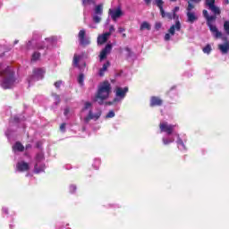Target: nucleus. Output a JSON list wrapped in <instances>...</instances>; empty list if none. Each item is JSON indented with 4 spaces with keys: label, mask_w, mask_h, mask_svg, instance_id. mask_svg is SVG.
<instances>
[{
    "label": "nucleus",
    "mask_w": 229,
    "mask_h": 229,
    "mask_svg": "<svg viewBox=\"0 0 229 229\" xmlns=\"http://www.w3.org/2000/svg\"><path fill=\"white\" fill-rule=\"evenodd\" d=\"M176 125L169 124L167 122H161L159 124V130L161 133H166L165 137H163V144L167 146L169 144H173L174 142V137L178 133L174 131Z\"/></svg>",
    "instance_id": "f257e3e1"
},
{
    "label": "nucleus",
    "mask_w": 229,
    "mask_h": 229,
    "mask_svg": "<svg viewBox=\"0 0 229 229\" xmlns=\"http://www.w3.org/2000/svg\"><path fill=\"white\" fill-rule=\"evenodd\" d=\"M112 93V85L107 81L100 83L98 86V93L95 96L94 101L98 103V105H103L106 99H108L110 94Z\"/></svg>",
    "instance_id": "f03ea898"
},
{
    "label": "nucleus",
    "mask_w": 229,
    "mask_h": 229,
    "mask_svg": "<svg viewBox=\"0 0 229 229\" xmlns=\"http://www.w3.org/2000/svg\"><path fill=\"white\" fill-rule=\"evenodd\" d=\"M81 114H83L84 116V123L86 124H89L90 121H98L99 117H101V111L98 110L96 113L92 112V103L86 102L84 103V107L81 110Z\"/></svg>",
    "instance_id": "7ed1b4c3"
},
{
    "label": "nucleus",
    "mask_w": 229,
    "mask_h": 229,
    "mask_svg": "<svg viewBox=\"0 0 229 229\" xmlns=\"http://www.w3.org/2000/svg\"><path fill=\"white\" fill-rule=\"evenodd\" d=\"M203 17L207 21L208 27L209 28V30L211 31L213 37L215 38H221L223 37V33L217 30V27L214 24H216V19H217V16L216 15H208V10H203L202 12Z\"/></svg>",
    "instance_id": "20e7f679"
},
{
    "label": "nucleus",
    "mask_w": 229,
    "mask_h": 229,
    "mask_svg": "<svg viewBox=\"0 0 229 229\" xmlns=\"http://www.w3.org/2000/svg\"><path fill=\"white\" fill-rule=\"evenodd\" d=\"M194 10V4L192 3L188 2V6L186 8V17H187V22L190 24H194L196 21H198L199 16L196 13V12L192 11Z\"/></svg>",
    "instance_id": "39448f33"
},
{
    "label": "nucleus",
    "mask_w": 229,
    "mask_h": 229,
    "mask_svg": "<svg viewBox=\"0 0 229 229\" xmlns=\"http://www.w3.org/2000/svg\"><path fill=\"white\" fill-rule=\"evenodd\" d=\"M44 161V153L39 152L36 156V164L34 165V173L38 174L39 173H43L44 169H46V165L42 162Z\"/></svg>",
    "instance_id": "423d86ee"
},
{
    "label": "nucleus",
    "mask_w": 229,
    "mask_h": 229,
    "mask_svg": "<svg viewBox=\"0 0 229 229\" xmlns=\"http://www.w3.org/2000/svg\"><path fill=\"white\" fill-rule=\"evenodd\" d=\"M44 74L46 71L42 68H36L33 70V75L28 79L29 85H31L33 81H38V80L44 79Z\"/></svg>",
    "instance_id": "0eeeda50"
},
{
    "label": "nucleus",
    "mask_w": 229,
    "mask_h": 229,
    "mask_svg": "<svg viewBox=\"0 0 229 229\" xmlns=\"http://www.w3.org/2000/svg\"><path fill=\"white\" fill-rule=\"evenodd\" d=\"M182 30V23L180 21H176L174 25H172L168 30V33L165 35V40H171V37H174L175 31H180Z\"/></svg>",
    "instance_id": "6e6552de"
},
{
    "label": "nucleus",
    "mask_w": 229,
    "mask_h": 229,
    "mask_svg": "<svg viewBox=\"0 0 229 229\" xmlns=\"http://www.w3.org/2000/svg\"><path fill=\"white\" fill-rule=\"evenodd\" d=\"M155 3L157 8H159L160 14H161V17H163V19H165V17L169 19V21H172V19H174V14L173 13H165V11H164V0H156Z\"/></svg>",
    "instance_id": "1a4fd4ad"
},
{
    "label": "nucleus",
    "mask_w": 229,
    "mask_h": 229,
    "mask_svg": "<svg viewBox=\"0 0 229 229\" xmlns=\"http://www.w3.org/2000/svg\"><path fill=\"white\" fill-rule=\"evenodd\" d=\"M126 94H128V87H125V88L116 87L115 98L114 99V103H116L117 101H123V99L126 98Z\"/></svg>",
    "instance_id": "9d476101"
},
{
    "label": "nucleus",
    "mask_w": 229,
    "mask_h": 229,
    "mask_svg": "<svg viewBox=\"0 0 229 229\" xmlns=\"http://www.w3.org/2000/svg\"><path fill=\"white\" fill-rule=\"evenodd\" d=\"M79 40L81 46H89L90 44V38H85V30H81L79 32Z\"/></svg>",
    "instance_id": "9b49d317"
},
{
    "label": "nucleus",
    "mask_w": 229,
    "mask_h": 229,
    "mask_svg": "<svg viewBox=\"0 0 229 229\" xmlns=\"http://www.w3.org/2000/svg\"><path fill=\"white\" fill-rule=\"evenodd\" d=\"M45 40H46V43L47 44H45V45H43V46H37L36 47H37V49H46V47L47 48H49V47H51V46H53V44H55V42H56V38H55V37H51V38H45Z\"/></svg>",
    "instance_id": "f8f14e48"
},
{
    "label": "nucleus",
    "mask_w": 229,
    "mask_h": 229,
    "mask_svg": "<svg viewBox=\"0 0 229 229\" xmlns=\"http://www.w3.org/2000/svg\"><path fill=\"white\" fill-rule=\"evenodd\" d=\"M16 171H19L20 173H24V171H30V164L24 161H19L16 164Z\"/></svg>",
    "instance_id": "ddd939ff"
},
{
    "label": "nucleus",
    "mask_w": 229,
    "mask_h": 229,
    "mask_svg": "<svg viewBox=\"0 0 229 229\" xmlns=\"http://www.w3.org/2000/svg\"><path fill=\"white\" fill-rule=\"evenodd\" d=\"M109 15L111 16V19H113V21H117V19H119V17L123 15V11L121 10V8L109 9Z\"/></svg>",
    "instance_id": "4468645a"
},
{
    "label": "nucleus",
    "mask_w": 229,
    "mask_h": 229,
    "mask_svg": "<svg viewBox=\"0 0 229 229\" xmlns=\"http://www.w3.org/2000/svg\"><path fill=\"white\" fill-rule=\"evenodd\" d=\"M112 51V45L107 44L106 46V47L101 51L100 53V62H103V60H105V58H106V56H108V55H110V52Z\"/></svg>",
    "instance_id": "2eb2a0df"
},
{
    "label": "nucleus",
    "mask_w": 229,
    "mask_h": 229,
    "mask_svg": "<svg viewBox=\"0 0 229 229\" xmlns=\"http://www.w3.org/2000/svg\"><path fill=\"white\" fill-rule=\"evenodd\" d=\"M218 49L221 51L222 55H226V53L229 51V42L226 41L224 44L218 45Z\"/></svg>",
    "instance_id": "dca6fc26"
},
{
    "label": "nucleus",
    "mask_w": 229,
    "mask_h": 229,
    "mask_svg": "<svg viewBox=\"0 0 229 229\" xmlns=\"http://www.w3.org/2000/svg\"><path fill=\"white\" fill-rule=\"evenodd\" d=\"M177 137V148L181 150V151H185V149H187L185 148V144L183 143V140H182V138H180V134H175Z\"/></svg>",
    "instance_id": "f3484780"
},
{
    "label": "nucleus",
    "mask_w": 229,
    "mask_h": 229,
    "mask_svg": "<svg viewBox=\"0 0 229 229\" xmlns=\"http://www.w3.org/2000/svg\"><path fill=\"white\" fill-rule=\"evenodd\" d=\"M162 105V99L158 97H152L150 99V106H160Z\"/></svg>",
    "instance_id": "a211bd4d"
},
{
    "label": "nucleus",
    "mask_w": 229,
    "mask_h": 229,
    "mask_svg": "<svg viewBox=\"0 0 229 229\" xmlns=\"http://www.w3.org/2000/svg\"><path fill=\"white\" fill-rule=\"evenodd\" d=\"M108 37H110V33H104L98 37V44H105L106 40H108Z\"/></svg>",
    "instance_id": "6ab92c4d"
},
{
    "label": "nucleus",
    "mask_w": 229,
    "mask_h": 229,
    "mask_svg": "<svg viewBox=\"0 0 229 229\" xmlns=\"http://www.w3.org/2000/svg\"><path fill=\"white\" fill-rule=\"evenodd\" d=\"M13 151L14 153H17V151L22 152L24 151V146L21 145V142L17 141L13 146Z\"/></svg>",
    "instance_id": "aec40b11"
},
{
    "label": "nucleus",
    "mask_w": 229,
    "mask_h": 229,
    "mask_svg": "<svg viewBox=\"0 0 229 229\" xmlns=\"http://www.w3.org/2000/svg\"><path fill=\"white\" fill-rule=\"evenodd\" d=\"M110 67V62H106V64H103V67L99 70V76H105V72H106V70Z\"/></svg>",
    "instance_id": "412c9836"
},
{
    "label": "nucleus",
    "mask_w": 229,
    "mask_h": 229,
    "mask_svg": "<svg viewBox=\"0 0 229 229\" xmlns=\"http://www.w3.org/2000/svg\"><path fill=\"white\" fill-rule=\"evenodd\" d=\"M208 8L212 12V13H214V15H220L221 14V9H219V7L216 6V4L211 5Z\"/></svg>",
    "instance_id": "4be33fe9"
},
{
    "label": "nucleus",
    "mask_w": 229,
    "mask_h": 229,
    "mask_svg": "<svg viewBox=\"0 0 229 229\" xmlns=\"http://www.w3.org/2000/svg\"><path fill=\"white\" fill-rule=\"evenodd\" d=\"M140 31H144V30H148L149 31L151 30V25L148 21H143L140 27Z\"/></svg>",
    "instance_id": "5701e85b"
},
{
    "label": "nucleus",
    "mask_w": 229,
    "mask_h": 229,
    "mask_svg": "<svg viewBox=\"0 0 229 229\" xmlns=\"http://www.w3.org/2000/svg\"><path fill=\"white\" fill-rule=\"evenodd\" d=\"M94 15H103V5L98 4L95 7Z\"/></svg>",
    "instance_id": "b1692460"
},
{
    "label": "nucleus",
    "mask_w": 229,
    "mask_h": 229,
    "mask_svg": "<svg viewBox=\"0 0 229 229\" xmlns=\"http://www.w3.org/2000/svg\"><path fill=\"white\" fill-rule=\"evenodd\" d=\"M80 60H81V55H75L73 56V65L75 67H80Z\"/></svg>",
    "instance_id": "393cba45"
},
{
    "label": "nucleus",
    "mask_w": 229,
    "mask_h": 229,
    "mask_svg": "<svg viewBox=\"0 0 229 229\" xmlns=\"http://www.w3.org/2000/svg\"><path fill=\"white\" fill-rule=\"evenodd\" d=\"M35 44H37V42L34 39L28 41L26 46L27 50L35 49Z\"/></svg>",
    "instance_id": "a878e982"
},
{
    "label": "nucleus",
    "mask_w": 229,
    "mask_h": 229,
    "mask_svg": "<svg viewBox=\"0 0 229 229\" xmlns=\"http://www.w3.org/2000/svg\"><path fill=\"white\" fill-rule=\"evenodd\" d=\"M177 12H180V7H179V6H175V7L173 9L172 13L174 14V19L175 21H180V20H178L179 17H178V15L176 14Z\"/></svg>",
    "instance_id": "bb28decb"
},
{
    "label": "nucleus",
    "mask_w": 229,
    "mask_h": 229,
    "mask_svg": "<svg viewBox=\"0 0 229 229\" xmlns=\"http://www.w3.org/2000/svg\"><path fill=\"white\" fill-rule=\"evenodd\" d=\"M93 22H95V24H99V22H101V15L93 14Z\"/></svg>",
    "instance_id": "cd10ccee"
},
{
    "label": "nucleus",
    "mask_w": 229,
    "mask_h": 229,
    "mask_svg": "<svg viewBox=\"0 0 229 229\" xmlns=\"http://www.w3.org/2000/svg\"><path fill=\"white\" fill-rule=\"evenodd\" d=\"M203 53H205L206 55H210L211 51H212V47H210V45H207L203 49H202Z\"/></svg>",
    "instance_id": "c85d7f7f"
},
{
    "label": "nucleus",
    "mask_w": 229,
    "mask_h": 229,
    "mask_svg": "<svg viewBox=\"0 0 229 229\" xmlns=\"http://www.w3.org/2000/svg\"><path fill=\"white\" fill-rule=\"evenodd\" d=\"M83 6H87L89 4H96V0H82Z\"/></svg>",
    "instance_id": "c756f323"
},
{
    "label": "nucleus",
    "mask_w": 229,
    "mask_h": 229,
    "mask_svg": "<svg viewBox=\"0 0 229 229\" xmlns=\"http://www.w3.org/2000/svg\"><path fill=\"white\" fill-rule=\"evenodd\" d=\"M38 58H40V53L35 52V53L32 55L31 62H37V60H38Z\"/></svg>",
    "instance_id": "7c9ffc66"
},
{
    "label": "nucleus",
    "mask_w": 229,
    "mask_h": 229,
    "mask_svg": "<svg viewBox=\"0 0 229 229\" xmlns=\"http://www.w3.org/2000/svg\"><path fill=\"white\" fill-rule=\"evenodd\" d=\"M84 80H85V75H83V73H81L78 77L79 85L83 86Z\"/></svg>",
    "instance_id": "2f4dec72"
},
{
    "label": "nucleus",
    "mask_w": 229,
    "mask_h": 229,
    "mask_svg": "<svg viewBox=\"0 0 229 229\" xmlns=\"http://www.w3.org/2000/svg\"><path fill=\"white\" fill-rule=\"evenodd\" d=\"M205 1H206V5L208 6V8L216 4V0H205Z\"/></svg>",
    "instance_id": "473e14b6"
},
{
    "label": "nucleus",
    "mask_w": 229,
    "mask_h": 229,
    "mask_svg": "<svg viewBox=\"0 0 229 229\" xmlns=\"http://www.w3.org/2000/svg\"><path fill=\"white\" fill-rule=\"evenodd\" d=\"M224 30L227 35H229V21H226L224 23Z\"/></svg>",
    "instance_id": "72a5a7b5"
},
{
    "label": "nucleus",
    "mask_w": 229,
    "mask_h": 229,
    "mask_svg": "<svg viewBox=\"0 0 229 229\" xmlns=\"http://www.w3.org/2000/svg\"><path fill=\"white\" fill-rule=\"evenodd\" d=\"M53 98H55V105H60V96L53 94Z\"/></svg>",
    "instance_id": "f704fd0d"
},
{
    "label": "nucleus",
    "mask_w": 229,
    "mask_h": 229,
    "mask_svg": "<svg viewBox=\"0 0 229 229\" xmlns=\"http://www.w3.org/2000/svg\"><path fill=\"white\" fill-rule=\"evenodd\" d=\"M112 117H115V113L114 111H109L106 115V119H112Z\"/></svg>",
    "instance_id": "c9c22d12"
},
{
    "label": "nucleus",
    "mask_w": 229,
    "mask_h": 229,
    "mask_svg": "<svg viewBox=\"0 0 229 229\" xmlns=\"http://www.w3.org/2000/svg\"><path fill=\"white\" fill-rule=\"evenodd\" d=\"M76 191V185H71L70 186V192L73 194V192Z\"/></svg>",
    "instance_id": "e433bc0d"
},
{
    "label": "nucleus",
    "mask_w": 229,
    "mask_h": 229,
    "mask_svg": "<svg viewBox=\"0 0 229 229\" xmlns=\"http://www.w3.org/2000/svg\"><path fill=\"white\" fill-rule=\"evenodd\" d=\"M114 31H115V28H114V26L111 25L109 28V32H106V33H110V35H112V33H114Z\"/></svg>",
    "instance_id": "4c0bfd02"
},
{
    "label": "nucleus",
    "mask_w": 229,
    "mask_h": 229,
    "mask_svg": "<svg viewBox=\"0 0 229 229\" xmlns=\"http://www.w3.org/2000/svg\"><path fill=\"white\" fill-rule=\"evenodd\" d=\"M69 112H70L69 107L64 108V115L65 117H67V115H69Z\"/></svg>",
    "instance_id": "58836bf2"
},
{
    "label": "nucleus",
    "mask_w": 229,
    "mask_h": 229,
    "mask_svg": "<svg viewBox=\"0 0 229 229\" xmlns=\"http://www.w3.org/2000/svg\"><path fill=\"white\" fill-rule=\"evenodd\" d=\"M62 85V81H56L55 83V87L56 88V89H60V86Z\"/></svg>",
    "instance_id": "ea45409f"
},
{
    "label": "nucleus",
    "mask_w": 229,
    "mask_h": 229,
    "mask_svg": "<svg viewBox=\"0 0 229 229\" xmlns=\"http://www.w3.org/2000/svg\"><path fill=\"white\" fill-rule=\"evenodd\" d=\"M162 28V23L157 22L156 23V30H160Z\"/></svg>",
    "instance_id": "a19ab883"
},
{
    "label": "nucleus",
    "mask_w": 229,
    "mask_h": 229,
    "mask_svg": "<svg viewBox=\"0 0 229 229\" xmlns=\"http://www.w3.org/2000/svg\"><path fill=\"white\" fill-rule=\"evenodd\" d=\"M60 131H63V132L65 131V123L61 124Z\"/></svg>",
    "instance_id": "79ce46f5"
},
{
    "label": "nucleus",
    "mask_w": 229,
    "mask_h": 229,
    "mask_svg": "<svg viewBox=\"0 0 229 229\" xmlns=\"http://www.w3.org/2000/svg\"><path fill=\"white\" fill-rule=\"evenodd\" d=\"M123 31H125L124 28L123 27L118 28V33H123Z\"/></svg>",
    "instance_id": "37998d69"
},
{
    "label": "nucleus",
    "mask_w": 229,
    "mask_h": 229,
    "mask_svg": "<svg viewBox=\"0 0 229 229\" xmlns=\"http://www.w3.org/2000/svg\"><path fill=\"white\" fill-rule=\"evenodd\" d=\"M5 135H6V137L10 140V137H11L12 133L10 132V131H7L5 132Z\"/></svg>",
    "instance_id": "c03bdc74"
},
{
    "label": "nucleus",
    "mask_w": 229,
    "mask_h": 229,
    "mask_svg": "<svg viewBox=\"0 0 229 229\" xmlns=\"http://www.w3.org/2000/svg\"><path fill=\"white\" fill-rule=\"evenodd\" d=\"M3 212L4 214H8V208H3Z\"/></svg>",
    "instance_id": "a18cd8bd"
},
{
    "label": "nucleus",
    "mask_w": 229,
    "mask_h": 229,
    "mask_svg": "<svg viewBox=\"0 0 229 229\" xmlns=\"http://www.w3.org/2000/svg\"><path fill=\"white\" fill-rule=\"evenodd\" d=\"M191 3H201V0H190Z\"/></svg>",
    "instance_id": "49530a36"
},
{
    "label": "nucleus",
    "mask_w": 229,
    "mask_h": 229,
    "mask_svg": "<svg viewBox=\"0 0 229 229\" xmlns=\"http://www.w3.org/2000/svg\"><path fill=\"white\" fill-rule=\"evenodd\" d=\"M146 4H151V0H144Z\"/></svg>",
    "instance_id": "de8ad7c7"
},
{
    "label": "nucleus",
    "mask_w": 229,
    "mask_h": 229,
    "mask_svg": "<svg viewBox=\"0 0 229 229\" xmlns=\"http://www.w3.org/2000/svg\"><path fill=\"white\" fill-rule=\"evenodd\" d=\"M89 28L96 29L95 25L89 24Z\"/></svg>",
    "instance_id": "09e8293b"
},
{
    "label": "nucleus",
    "mask_w": 229,
    "mask_h": 229,
    "mask_svg": "<svg viewBox=\"0 0 229 229\" xmlns=\"http://www.w3.org/2000/svg\"><path fill=\"white\" fill-rule=\"evenodd\" d=\"M30 148H31V145H30V144H29V145L26 146V149H30Z\"/></svg>",
    "instance_id": "8fccbe9b"
},
{
    "label": "nucleus",
    "mask_w": 229,
    "mask_h": 229,
    "mask_svg": "<svg viewBox=\"0 0 229 229\" xmlns=\"http://www.w3.org/2000/svg\"><path fill=\"white\" fill-rule=\"evenodd\" d=\"M16 44H19V39L14 40V46H15Z\"/></svg>",
    "instance_id": "3c124183"
},
{
    "label": "nucleus",
    "mask_w": 229,
    "mask_h": 229,
    "mask_svg": "<svg viewBox=\"0 0 229 229\" xmlns=\"http://www.w3.org/2000/svg\"><path fill=\"white\" fill-rule=\"evenodd\" d=\"M125 51H127V53L131 52L130 48H128V47L125 48Z\"/></svg>",
    "instance_id": "603ef678"
},
{
    "label": "nucleus",
    "mask_w": 229,
    "mask_h": 229,
    "mask_svg": "<svg viewBox=\"0 0 229 229\" xmlns=\"http://www.w3.org/2000/svg\"><path fill=\"white\" fill-rule=\"evenodd\" d=\"M95 164H99V160H96V161H95Z\"/></svg>",
    "instance_id": "864d4df0"
},
{
    "label": "nucleus",
    "mask_w": 229,
    "mask_h": 229,
    "mask_svg": "<svg viewBox=\"0 0 229 229\" xmlns=\"http://www.w3.org/2000/svg\"><path fill=\"white\" fill-rule=\"evenodd\" d=\"M170 1H172V3H176L177 0H170Z\"/></svg>",
    "instance_id": "5fc2aeb1"
},
{
    "label": "nucleus",
    "mask_w": 229,
    "mask_h": 229,
    "mask_svg": "<svg viewBox=\"0 0 229 229\" xmlns=\"http://www.w3.org/2000/svg\"><path fill=\"white\" fill-rule=\"evenodd\" d=\"M223 40H226V38H222Z\"/></svg>",
    "instance_id": "6e6d98bb"
},
{
    "label": "nucleus",
    "mask_w": 229,
    "mask_h": 229,
    "mask_svg": "<svg viewBox=\"0 0 229 229\" xmlns=\"http://www.w3.org/2000/svg\"><path fill=\"white\" fill-rule=\"evenodd\" d=\"M95 169H99V166H96Z\"/></svg>",
    "instance_id": "4d7b16f0"
},
{
    "label": "nucleus",
    "mask_w": 229,
    "mask_h": 229,
    "mask_svg": "<svg viewBox=\"0 0 229 229\" xmlns=\"http://www.w3.org/2000/svg\"><path fill=\"white\" fill-rule=\"evenodd\" d=\"M123 37H126V34H123Z\"/></svg>",
    "instance_id": "13d9d810"
},
{
    "label": "nucleus",
    "mask_w": 229,
    "mask_h": 229,
    "mask_svg": "<svg viewBox=\"0 0 229 229\" xmlns=\"http://www.w3.org/2000/svg\"><path fill=\"white\" fill-rule=\"evenodd\" d=\"M14 120L17 121V117H14Z\"/></svg>",
    "instance_id": "bf43d9fd"
}]
</instances>
